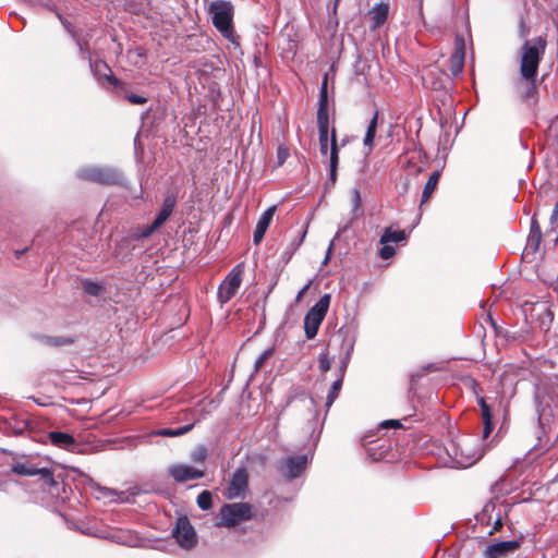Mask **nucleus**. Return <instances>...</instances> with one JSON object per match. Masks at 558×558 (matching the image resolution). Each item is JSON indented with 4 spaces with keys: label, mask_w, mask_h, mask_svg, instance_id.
Listing matches in <instances>:
<instances>
[{
    "label": "nucleus",
    "mask_w": 558,
    "mask_h": 558,
    "mask_svg": "<svg viewBox=\"0 0 558 558\" xmlns=\"http://www.w3.org/2000/svg\"><path fill=\"white\" fill-rule=\"evenodd\" d=\"M106 80H107L109 83H111V84H113V85H116V86H121V85L123 84L121 81H119L118 78H116V77H114V76H112V75H107V76H106Z\"/></svg>",
    "instance_id": "49530a36"
},
{
    "label": "nucleus",
    "mask_w": 558,
    "mask_h": 558,
    "mask_svg": "<svg viewBox=\"0 0 558 558\" xmlns=\"http://www.w3.org/2000/svg\"><path fill=\"white\" fill-rule=\"evenodd\" d=\"M341 387H342V377L335 380L329 389V392L327 395V400H326L327 409H329L332 405V403L335 402V400L338 398Z\"/></svg>",
    "instance_id": "a878e982"
},
{
    "label": "nucleus",
    "mask_w": 558,
    "mask_h": 558,
    "mask_svg": "<svg viewBox=\"0 0 558 558\" xmlns=\"http://www.w3.org/2000/svg\"><path fill=\"white\" fill-rule=\"evenodd\" d=\"M99 65H100L99 63H95V65H94L95 70H97Z\"/></svg>",
    "instance_id": "3c124183"
},
{
    "label": "nucleus",
    "mask_w": 558,
    "mask_h": 558,
    "mask_svg": "<svg viewBox=\"0 0 558 558\" xmlns=\"http://www.w3.org/2000/svg\"><path fill=\"white\" fill-rule=\"evenodd\" d=\"M207 457V450L205 447H199L197 448L193 453H192V459L194 461H204Z\"/></svg>",
    "instance_id": "4c0bfd02"
},
{
    "label": "nucleus",
    "mask_w": 558,
    "mask_h": 558,
    "mask_svg": "<svg viewBox=\"0 0 558 558\" xmlns=\"http://www.w3.org/2000/svg\"><path fill=\"white\" fill-rule=\"evenodd\" d=\"M546 49V39L542 36L525 40L521 48L520 73L522 77L534 83L537 75L538 64L543 59Z\"/></svg>",
    "instance_id": "f257e3e1"
},
{
    "label": "nucleus",
    "mask_w": 558,
    "mask_h": 558,
    "mask_svg": "<svg viewBox=\"0 0 558 558\" xmlns=\"http://www.w3.org/2000/svg\"><path fill=\"white\" fill-rule=\"evenodd\" d=\"M197 505L203 510L210 509L213 505L211 494L208 490L202 492L197 497Z\"/></svg>",
    "instance_id": "7c9ffc66"
},
{
    "label": "nucleus",
    "mask_w": 558,
    "mask_h": 558,
    "mask_svg": "<svg viewBox=\"0 0 558 558\" xmlns=\"http://www.w3.org/2000/svg\"><path fill=\"white\" fill-rule=\"evenodd\" d=\"M175 204H177V198L174 195H168L163 199L161 209H160L159 214L157 215L156 219L154 220L155 227H161L167 221V219L172 214V211L175 207Z\"/></svg>",
    "instance_id": "dca6fc26"
},
{
    "label": "nucleus",
    "mask_w": 558,
    "mask_h": 558,
    "mask_svg": "<svg viewBox=\"0 0 558 558\" xmlns=\"http://www.w3.org/2000/svg\"><path fill=\"white\" fill-rule=\"evenodd\" d=\"M218 526L233 527L252 518V506L247 502L226 504L219 511Z\"/></svg>",
    "instance_id": "20e7f679"
},
{
    "label": "nucleus",
    "mask_w": 558,
    "mask_h": 558,
    "mask_svg": "<svg viewBox=\"0 0 558 558\" xmlns=\"http://www.w3.org/2000/svg\"><path fill=\"white\" fill-rule=\"evenodd\" d=\"M535 310H538L541 313H545L549 318V323L553 320V314L545 303L537 304Z\"/></svg>",
    "instance_id": "79ce46f5"
},
{
    "label": "nucleus",
    "mask_w": 558,
    "mask_h": 558,
    "mask_svg": "<svg viewBox=\"0 0 558 558\" xmlns=\"http://www.w3.org/2000/svg\"><path fill=\"white\" fill-rule=\"evenodd\" d=\"M388 12H389V5L387 3H379V4L375 5L369 11V16L372 20V27L374 29L378 28L386 22V20L388 17Z\"/></svg>",
    "instance_id": "aec40b11"
},
{
    "label": "nucleus",
    "mask_w": 558,
    "mask_h": 558,
    "mask_svg": "<svg viewBox=\"0 0 558 558\" xmlns=\"http://www.w3.org/2000/svg\"><path fill=\"white\" fill-rule=\"evenodd\" d=\"M318 125V142H319V151L323 156L328 154V132H329V121H317Z\"/></svg>",
    "instance_id": "4be33fe9"
},
{
    "label": "nucleus",
    "mask_w": 558,
    "mask_h": 558,
    "mask_svg": "<svg viewBox=\"0 0 558 558\" xmlns=\"http://www.w3.org/2000/svg\"><path fill=\"white\" fill-rule=\"evenodd\" d=\"M465 59V41L462 36H457L454 40V49L449 59L448 70L453 76H458L464 65Z\"/></svg>",
    "instance_id": "9b49d317"
},
{
    "label": "nucleus",
    "mask_w": 558,
    "mask_h": 558,
    "mask_svg": "<svg viewBox=\"0 0 558 558\" xmlns=\"http://www.w3.org/2000/svg\"><path fill=\"white\" fill-rule=\"evenodd\" d=\"M352 201H353V213H355L356 210L360 209V207L362 205L361 193L357 189H354L352 191Z\"/></svg>",
    "instance_id": "e433bc0d"
},
{
    "label": "nucleus",
    "mask_w": 558,
    "mask_h": 558,
    "mask_svg": "<svg viewBox=\"0 0 558 558\" xmlns=\"http://www.w3.org/2000/svg\"><path fill=\"white\" fill-rule=\"evenodd\" d=\"M83 289L87 294L93 295V296H98L104 290V288L100 283L92 281V280H84Z\"/></svg>",
    "instance_id": "c85d7f7f"
},
{
    "label": "nucleus",
    "mask_w": 558,
    "mask_h": 558,
    "mask_svg": "<svg viewBox=\"0 0 558 558\" xmlns=\"http://www.w3.org/2000/svg\"><path fill=\"white\" fill-rule=\"evenodd\" d=\"M308 458L306 454L299 457H287L281 460L278 469L288 478H295L306 469Z\"/></svg>",
    "instance_id": "9d476101"
},
{
    "label": "nucleus",
    "mask_w": 558,
    "mask_h": 558,
    "mask_svg": "<svg viewBox=\"0 0 558 558\" xmlns=\"http://www.w3.org/2000/svg\"><path fill=\"white\" fill-rule=\"evenodd\" d=\"M339 163V146L336 138V131H331V143H330V156H329V168H330V179L331 181H336L337 178V168Z\"/></svg>",
    "instance_id": "6ab92c4d"
},
{
    "label": "nucleus",
    "mask_w": 558,
    "mask_h": 558,
    "mask_svg": "<svg viewBox=\"0 0 558 558\" xmlns=\"http://www.w3.org/2000/svg\"><path fill=\"white\" fill-rule=\"evenodd\" d=\"M288 157H289V149L286 146L280 145L277 148V160H278L277 163H278V166H282Z\"/></svg>",
    "instance_id": "72a5a7b5"
},
{
    "label": "nucleus",
    "mask_w": 558,
    "mask_h": 558,
    "mask_svg": "<svg viewBox=\"0 0 558 558\" xmlns=\"http://www.w3.org/2000/svg\"><path fill=\"white\" fill-rule=\"evenodd\" d=\"M199 422V418H197L195 422L191 423V424H187L185 426H182V427H179V428H175V429H172V428H161V429H158L154 433L155 436H162V437H178V436H182L186 433H189L190 430L193 429L195 423Z\"/></svg>",
    "instance_id": "5701e85b"
},
{
    "label": "nucleus",
    "mask_w": 558,
    "mask_h": 558,
    "mask_svg": "<svg viewBox=\"0 0 558 558\" xmlns=\"http://www.w3.org/2000/svg\"><path fill=\"white\" fill-rule=\"evenodd\" d=\"M521 544V539L497 542L488 545L485 549L486 558H505L511 553H514Z\"/></svg>",
    "instance_id": "ddd939ff"
},
{
    "label": "nucleus",
    "mask_w": 558,
    "mask_h": 558,
    "mask_svg": "<svg viewBox=\"0 0 558 558\" xmlns=\"http://www.w3.org/2000/svg\"><path fill=\"white\" fill-rule=\"evenodd\" d=\"M329 121L328 98L327 95L319 94V104L317 110V121Z\"/></svg>",
    "instance_id": "bb28decb"
},
{
    "label": "nucleus",
    "mask_w": 558,
    "mask_h": 558,
    "mask_svg": "<svg viewBox=\"0 0 558 558\" xmlns=\"http://www.w3.org/2000/svg\"><path fill=\"white\" fill-rule=\"evenodd\" d=\"M172 535L184 549H192L197 543L196 532L186 517L178 519Z\"/></svg>",
    "instance_id": "6e6552de"
},
{
    "label": "nucleus",
    "mask_w": 558,
    "mask_h": 558,
    "mask_svg": "<svg viewBox=\"0 0 558 558\" xmlns=\"http://www.w3.org/2000/svg\"><path fill=\"white\" fill-rule=\"evenodd\" d=\"M405 238V232L403 230H392V228H386L380 238V243L386 244L390 242H401L404 241Z\"/></svg>",
    "instance_id": "393cba45"
},
{
    "label": "nucleus",
    "mask_w": 558,
    "mask_h": 558,
    "mask_svg": "<svg viewBox=\"0 0 558 558\" xmlns=\"http://www.w3.org/2000/svg\"><path fill=\"white\" fill-rule=\"evenodd\" d=\"M305 233L306 232L304 231L298 240L292 242V244H291L292 245V251L289 253L288 258H290L291 255L301 246V244L303 243V240L305 238Z\"/></svg>",
    "instance_id": "ea45409f"
},
{
    "label": "nucleus",
    "mask_w": 558,
    "mask_h": 558,
    "mask_svg": "<svg viewBox=\"0 0 558 558\" xmlns=\"http://www.w3.org/2000/svg\"><path fill=\"white\" fill-rule=\"evenodd\" d=\"M378 112H375L371 119L363 140L364 147L367 148L366 155H369L374 147V138L377 130Z\"/></svg>",
    "instance_id": "412c9836"
},
{
    "label": "nucleus",
    "mask_w": 558,
    "mask_h": 558,
    "mask_svg": "<svg viewBox=\"0 0 558 558\" xmlns=\"http://www.w3.org/2000/svg\"><path fill=\"white\" fill-rule=\"evenodd\" d=\"M125 98L131 104H134V105H144V104L147 102V98L146 97L134 95V94H128V95H125Z\"/></svg>",
    "instance_id": "58836bf2"
},
{
    "label": "nucleus",
    "mask_w": 558,
    "mask_h": 558,
    "mask_svg": "<svg viewBox=\"0 0 558 558\" xmlns=\"http://www.w3.org/2000/svg\"><path fill=\"white\" fill-rule=\"evenodd\" d=\"M48 438L53 446L61 449H70L76 445L74 437L63 432H50Z\"/></svg>",
    "instance_id": "f3484780"
},
{
    "label": "nucleus",
    "mask_w": 558,
    "mask_h": 558,
    "mask_svg": "<svg viewBox=\"0 0 558 558\" xmlns=\"http://www.w3.org/2000/svg\"><path fill=\"white\" fill-rule=\"evenodd\" d=\"M243 267L234 266L219 284L217 298L221 304L229 302L238 292L242 283Z\"/></svg>",
    "instance_id": "0eeeda50"
},
{
    "label": "nucleus",
    "mask_w": 558,
    "mask_h": 558,
    "mask_svg": "<svg viewBox=\"0 0 558 558\" xmlns=\"http://www.w3.org/2000/svg\"><path fill=\"white\" fill-rule=\"evenodd\" d=\"M319 367L323 372H328L330 369V362L326 356H320Z\"/></svg>",
    "instance_id": "37998d69"
},
{
    "label": "nucleus",
    "mask_w": 558,
    "mask_h": 558,
    "mask_svg": "<svg viewBox=\"0 0 558 558\" xmlns=\"http://www.w3.org/2000/svg\"><path fill=\"white\" fill-rule=\"evenodd\" d=\"M484 451L476 438L462 437L451 445L449 454L458 468L465 469L476 463L483 457Z\"/></svg>",
    "instance_id": "f03ea898"
},
{
    "label": "nucleus",
    "mask_w": 558,
    "mask_h": 558,
    "mask_svg": "<svg viewBox=\"0 0 558 558\" xmlns=\"http://www.w3.org/2000/svg\"><path fill=\"white\" fill-rule=\"evenodd\" d=\"M501 525H502L501 519L498 515L497 519L494 522V526H493V530L490 531V533H493L494 531H497Z\"/></svg>",
    "instance_id": "de8ad7c7"
},
{
    "label": "nucleus",
    "mask_w": 558,
    "mask_h": 558,
    "mask_svg": "<svg viewBox=\"0 0 558 558\" xmlns=\"http://www.w3.org/2000/svg\"><path fill=\"white\" fill-rule=\"evenodd\" d=\"M160 227H155V221H153L151 225L146 226V227L141 229V232H140L138 236L143 238V239L149 238Z\"/></svg>",
    "instance_id": "c9c22d12"
},
{
    "label": "nucleus",
    "mask_w": 558,
    "mask_h": 558,
    "mask_svg": "<svg viewBox=\"0 0 558 558\" xmlns=\"http://www.w3.org/2000/svg\"><path fill=\"white\" fill-rule=\"evenodd\" d=\"M381 427L384 428H387V427H401V423L397 420H388V421H385L381 423Z\"/></svg>",
    "instance_id": "c03bdc74"
},
{
    "label": "nucleus",
    "mask_w": 558,
    "mask_h": 558,
    "mask_svg": "<svg viewBox=\"0 0 558 558\" xmlns=\"http://www.w3.org/2000/svg\"><path fill=\"white\" fill-rule=\"evenodd\" d=\"M439 177H440L439 172L435 171L428 178L427 182L425 183L424 190H423L422 204L426 203L429 199V197L432 196V194L434 193V191L438 184Z\"/></svg>",
    "instance_id": "b1692460"
},
{
    "label": "nucleus",
    "mask_w": 558,
    "mask_h": 558,
    "mask_svg": "<svg viewBox=\"0 0 558 558\" xmlns=\"http://www.w3.org/2000/svg\"><path fill=\"white\" fill-rule=\"evenodd\" d=\"M248 475L245 469L235 470L227 490V497L234 499L242 497L247 488Z\"/></svg>",
    "instance_id": "f8f14e48"
},
{
    "label": "nucleus",
    "mask_w": 558,
    "mask_h": 558,
    "mask_svg": "<svg viewBox=\"0 0 558 558\" xmlns=\"http://www.w3.org/2000/svg\"><path fill=\"white\" fill-rule=\"evenodd\" d=\"M169 474L180 483L197 480L204 476V471L187 464H173L169 468Z\"/></svg>",
    "instance_id": "4468645a"
},
{
    "label": "nucleus",
    "mask_w": 558,
    "mask_h": 558,
    "mask_svg": "<svg viewBox=\"0 0 558 558\" xmlns=\"http://www.w3.org/2000/svg\"><path fill=\"white\" fill-rule=\"evenodd\" d=\"M102 497L110 498L111 500H118V501H124L126 500L123 498L124 493H117L109 488L101 489Z\"/></svg>",
    "instance_id": "473e14b6"
},
{
    "label": "nucleus",
    "mask_w": 558,
    "mask_h": 558,
    "mask_svg": "<svg viewBox=\"0 0 558 558\" xmlns=\"http://www.w3.org/2000/svg\"><path fill=\"white\" fill-rule=\"evenodd\" d=\"M320 95H327V78L325 77L322 86H320V92H319Z\"/></svg>",
    "instance_id": "09e8293b"
},
{
    "label": "nucleus",
    "mask_w": 558,
    "mask_h": 558,
    "mask_svg": "<svg viewBox=\"0 0 558 558\" xmlns=\"http://www.w3.org/2000/svg\"><path fill=\"white\" fill-rule=\"evenodd\" d=\"M208 12L211 15L214 26L221 33V35L231 43H235V36L232 26V4L229 1L215 0L210 2Z\"/></svg>",
    "instance_id": "7ed1b4c3"
},
{
    "label": "nucleus",
    "mask_w": 558,
    "mask_h": 558,
    "mask_svg": "<svg viewBox=\"0 0 558 558\" xmlns=\"http://www.w3.org/2000/svg\"><path fill=\"white\" fill-rule=\"evenodd\" d=\"M344 230H345V228L343 229V231ZM341 232H342V230L337 231V235H339Z\"/></svg>",
    "instance_id": "603ef678"
},
{
    "label": "nucleus",
    "mask_w": 558,
    "mask_h": 558,
    "mask_svg": "<svg viewBox=\"0 0 558 558\" xmlns=\"http://www.w3.org/2000/svg\"><path fill=\"white\" fill-rule=\"evenodd\" d=\"M40 341L44 342L45 344L51 345V347H61V345L72 343V340L69 338H59V337H49V336L40 337Z\"/></svg>",
    "instance_id": "c756f323"
},
{
    "label": "nucleus",
    "mask_w": 558,
    "mask_h": 558,
    "mask_svg": "<svg viewBox=\"0 0 558 558\" xmlns=\"http://www.w3.org/2000/svg\"><path fill=\"white\" fill-rule=\"evenodd\" d=\"M396 254V248L388 243L384 244V246L379 251V255L384 259H389Z\"/></svg>",
    "instance_id": "f704fd0d"
},
{
    "label": "nucleus",
    "mask_w": 558,
    "mask_h": 558,
    "mask_svg": "<svg viewBox=\"0 0 558 558\" xmlns=\"http://www.w3.org/2000/svg\"><path fill=\"white\" fill-rule=\"evenodd\" d=\"M550 223H551L553 228L558 227V202L556 203V205L553 209V213L550 216Z\"/></svg>",
    "instance_id": "a19ab883"
},
{
    "label": "nucleus",
    "mask_w": 558,
    "mask_h": 558,
    "mask_svg": "<svg viewBox=\"0 0 558 558\" xmlns=\"http://www.w3.org/2000/svg\"><path fill=\"white\" fill-rule=\"evenodd\" d=\"M478 404L482 410V418H483V424H484L482 438H483V440H485L490 435V433L494 428L493 414L490 412V408L485 402L484 398L478 399Z\"/></svg>",
    "instance_id": "a211bd4d"
},
{
    "label": "nucleus",
    "mask_w": 558,
    "mask_h": 558,
    "mask_svg": "<svg viewBox=\"0 0 558 558\" xmlns=\"http://www.w3.org/2000/svg\"><path fill=\"white\" fill-rule=\"evenodd\" d=\"M274 349L269 348L265 350L255 361L254 363V371L257 373L265 364V362L272 355Z\"/></svg>",
    "instance_id": "2f4dec72"
},
{
    "label": "nucleus",
    "mask_w": 558,
    "mask_h": 558,
    "mask_svg": "<svg viewBox=\"0 0 558 558\" xmlns=\"http://www.w3.org/2000/svg\"><path fill=\"white\" fill-rule=\"evenodd\" d=\"M541 229L535 220H532L531 231L529 235V243L533 246L534 250H537L541 242Z\"/></svg>",
    "instance_id": "cd10ccee"
},
{
    "label": "nucleus",
    "mask_w": 558,
    "mask_h": 558,
    "mask_svg": "<svg viewBox=\"0 0 558 558\" xmlns=\"http://www.w3.org/2000/svg\"><path fill=\"white\" fill-rule=\"evenodd\" d=\"M311 284H312V280H310V281H308V282H307V283H306V284H305V286H304V287L299 291V293L296 294V298H295V301H296V302H300V301L303 299L304 294L306 293V291L308 290V288L311 287Z\"/></svg>",
    "instance_id": "a18cd8bd"
},
{
    "label": "nucleus",
    "mask_w": 558,
    "mask_h": 558,
    "mask_svg": "<svg viewBox=\"0 0 558 558\" xmlns=\"http://www.w3.org/2000/svg\"><path fill=\"white\" fill-rule=\"evenodd\" d=\"M331 248H332V243H330V245H329V248H328L327 255L325 257L324 264H327V262H328V259L330 257V254H331Z\"/></svg>",
    "instance_id": "8fccbe9b"
},
{
    "label": "nucleus",
    "mask_w": 558,
    "mask_h": 558,
    "mask_svg": "<svg viewBox=\"0 0 558 558\" xmlns=\"http://www.w3.org/2000/svg\"><path fill=\"white\" fill-rule=\"evenodd\" d=\"M78 177L100 184H118L122 181L121 173L108 167H84L78 171Z\"/></svg>",
    "instance_id": "423d86ee"
},
{
    "label": "nucleus",
    "mask_w": 558,
    "mask_h": 558,
    "mask_svg": "<svg viewBox=\"0 0 558 558\" xmlns=\"http://www.w3.org/2000/svg\"><path fill=\"white\" fill-rule=\"evenodd\" d=\"M275 213H276V206H270L259 217L256 228H255V231H254V234H253V242L255 245H258L262 242V240L272 220Z\"/></svg>",
    "instance_id": "2eb2a0df"
},
{
    "label": "nucleus",
    "mask_w": 558,
    "mask_h": 558,
    "mask_svg": "<svg viewBox=\"0 0 558 558\" xmlns=\"http://www.w3.org/2000/svg\"><path fill=\"white\" fill-rule=\"evenodd\" d=\"M12 472L22 476L39 475L48 486L56 485L53 472L48 468H37L28 462H15L12 464Z\"/></svg>",
    "instance_id": "1a4fd4ad"
},
{
    "label": "nucleus",
    "mask_w": 558,
    "mask_h": 558,
    "mask_svg": "<svg viewBox=\"0 0 558 558\" xmlns=\"http://www.w3.org/2000/svg\"><path fill=\"white\" fill-rule=\"evenodd\" d=\"M330 294H324L307 312L304 317V331L307 339H313L324 320L330 306Z\"/></svg>",
    "instance_id": "39448f33"
}]
</instances>
